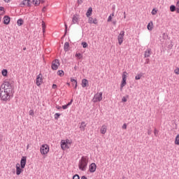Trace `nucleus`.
<instances>
[{
	"label": "nucleus",
	"mask_w": 179,
	"mask_h": 179,
	"mask_svg": "<svg viewBox=\"0 0 179 179\" xmlns=\"http://www.w3.org/2000/svg\"><path fill=\"white\" fill-rule=\"evenodd\" d=\"M13 97V86L9 81H4L0 86V99L2 101H10Z\"/></svg>",
	"instance_id": "obj_1"
},
{
	"label": "nucleus",
	"mask_w": 179,
	"mask_h": 179,
	"mask_svg": "<svg viewBox=\"0 0 179 179\" xmlns=\"http://www.w3.org/2000/svg\"><path fill=\"white\" fill-rule=\"evenodd\" d=\"M27 158L26 157H22L20 160V164L17 163L15 164V173L16 176H20L23 171H24V169L26 167V162Z\"/></svg>",
	"instance_id": "obj_2"
},
{
	"label": "nucleus",
	"mask_w": 179,
	"mask_h": 179,
	"mask_svg": "<svg viewBox=\"0 0 179 179\" xmlns=\"http://www.w3.org/2000/svg\"><path fill=\"white\" fill-rule=\"evenodd\" d=\"M89 164V157L83 156L78 162V169L81 171H86L87 164Z\"/></svg>",
	"instance_id": "obj_3"
},
{
	"label": "nucleus",
	"mask_w": 179,
	"mask_h": 179,
	"mask_svg": "<svg viewBox=\"0 0 179 179\" xmlns=\"http://www.w3.org/2000/svg\"><path fill=\"white\" fill-rule=\"evenodd\" d=\"M72 145V140L66 139L62 140L60 143L61 148L62 150H66V149H69L71 145Z\"/></svg>",
	"instance_id": "obj_4"
},
{
	"label": "nucleus",
	"mask_w": 179,
	"mask_h": 179,
	"mask_svg": "<svg viewBox=\"0 0 179 179\" xmlns=\"http://www.w3.org/2000/svg\"><path fill=\"white\" fill-rule=\"evenodd\" d=\"M48 152H50V146L47 144H43L40 148L41 155L45 157L48 155Z\"/></svg>",
	"instance_id": "obj_5"
},
{
	"label": "nucleus",
	"mask_w": 179,
	"mask_h": 179,
	"mask_svg": "<svg viewBox=\"0 0 179 179\" xmlns=\"http://www.w3.org/2000/svg\"><path fill=\"white\" fill-rule=\"evenodd\" d=\"M101 100H103V92H101L95 94L92 99L94 103H99V101H101Z\"/></svg>",
	"instance_id": "obj_6"
},
{
	"label": "nucleus",
	"mask_w": 179,
	"mask_h": 179,
	"mask_svg": "<svg viewBox=\"0 0 179 179\" xmlns=\"http://www.w3.org/2000/svg\"><path fill=\"white\" fill-rule=\"evenodd\" d=\"M124 36H125V31H121L120 34L117 36L119 45H121L122 43H124Z\"/></svg>",
	"instance_id": "obj_7"
},
{
	"label": "nucleus",
	"mask_w": 179,
	"mask_h": 179,
	"mask_svg": "<svg viewBox=\"0 0 179 179\" xmlns=\"http://www.w3.org/2000/svg\"><path fill=\"white\" fill-rule=\"evenodd\" d=\"M80 20V15L79 14H75L72 18V24H79Z\"/></svg>",
	"instance_id": "obj_8"
},
{
	"label": "nucleus",
	"mask_w": 179,
	"mask_h": 179,
	"mask_svg": "<svg viewBox=\"0 0 179 179\" xmlns=\"http://www.w3.org/2000/svg\"><path fill=\"white\" fill-rule=\"evenodd\" d=\"M59 66V59H55L52 62V69L53 71H57Z\"/></svg>",
	"instance_id": "obj_9"
},
{
	"label": "nucleus",
	"mask_w": 179,
	"mask_h": 179,
	"mask_svg": "<svg viewBox=\"0 0 179 179\" xmlns=\"http://www.w3.org/2000/svg\"><path fill=\"white\" fill-rule=\"evenodd\" d=\"M36 83L37 86L43 85V75L41 73L37 76Z\"/></svg>",
	"instance_id": "obj_10"
},
{
	"label": "nucleus",
	"mask_w": 179,
	"mask_h": 179,
	"mask_svg": "<svg viewBox=\"0 0 179 179\" xmlns=\"http://www.w3.org/2000/svg\"><path fill=\"white\" fill-rule=\"evenodd\" d=\"M97 169V165L95 163H92L89 166V171L90 173H94Z\"/></svg>",
	"instance_id": "obj_11"
},
{
	"label": "nucleus",
	"mask_w": 179,
	"mask_h": 179,
	"mask_svg": "<svg viewBox=\"0 0 179 179\" xmlns=\"http://www.w3.org/2000/svg\"><path fill=\"white\" fill-rule=\"evenodd\" d=\"M88 23L90 24H97L99 21L96 20V18H94L93 17H88Z\"/></svg>",
	"instance_id": "obj_12"
},
{
	"label": "nucleus",
	"mask_w": 179,
	"mask_h": 179,
	"mask_svg": "<svg viewBox=\"0 0 179 179\" xmlns=\"http://www.w3.org/2000/svg\"><path fill=\"white\" fill-rule=\"evenodd\" d=\"M31 2V1L30 0H24L21 2L20 5L22 8H24V6H30Z\"/></svg>",
	"instance_id": "obj_13"
},
{
	"label": "nucleus",
	"mask_w": 179,
	"mask_h": 179,
	"mask_svg": "<svg viewBox=\"0 0 179 179\" xmlns=\"http://www.w3.org/2000/svg\"><path fill=\"white\" fill-rule=\"evenodd\" d=\"M3 22L4 24H9V23H10V17L8 15H5L3 17Z\"/></svg>",
	"instance_id": "obj_14"
},
{
	"label": "nucleus",
	"mask_w": 179,
	"mask_h": 179,
	"mask_svg": "<svg viewBox=\"0 0 179 179\" xmlns=\"http://www.w3.org/2000/svg\"><path fill=\"white\" fill-rule=\"evenodd\" d=\"M100 133L102 135H106V134L107 133V125L106 124H103L100 129Z\"/></svg>",
	"instance_id": "obj_15"
},
{
	"label": "nucleus",
	"mask_w": 179,
	"mask_h": 179,
	"mask_svg": "<svg viewBox=\"0 0 179 179\" xmlns=\"http://www.w3.org/2000/svg\"><path fill=\"white\" fill-rule=\"evenodd\" d=\"M125 86H127V80H122L120 83V92H122Z\"/></svg>",
	"instance_id": "obj_16"
},
{
	"label": "nucleus",
	"mask_w": 179,
	"mask_h": 179,
	"mask_svg": "<svg viewBox=\"0 0 179 179\" xmlns=\"http://www.w3.org/2000/svg\"><path fill=\"white\" fill-rule=\"evenodd\" d=\"M151 52L152 50L150 49L146 50L144 53L145 58H149V57H150Z\"/></svg>",
	"instance_id": "obj_17"
},
{
	"label": "nucleus",
	"mask_w": 179,
	"mask_h": 179,
	"mask_svg": "<svg viewBox=\"0 0 179 179\" xmlns=\"http://www.w3.org/2000/svg\"><path fill=\"white\" fill-rule=\"evenodd\" d=\"M92 13H93V8H92V7H90L86 13L87 17H90V16H92Z\"/></svg>",
	"instance_id": "obj_18"
},
{
	"label": "nucleus",
	"mask_w": 179,
	"mask_h": 179,
	"mask_svg": "<svg viewBox=\"0 0 179 179\" xmlns=\"http://www.w3.org/2000/svg\"><path fill=\"white\" fill-rule=\"evenodd\" d=\"M147 28L148 30H149L150 31H152V30H153V21H151L148 23Z\"/></svg>",
	"instance_id": "obj_19"
},
{
	"label": "nucleus",
	"mask_w": 179,
	"mask_h": 179,
	"mask_svg": "<svg viewBox=\"0 0 179 179\" xmlns=\"http://www.w3.org/2000/svg\"><path fill=\"white\" fill-rule=\"evenodd\" d=\"M88 83H89V81L87 79H83L82 84H81L82 87H86Z\"/></svg>",
	"instance_id": "obj_20"
},
{
	"label": "nucleus",
	"mask_w": 179,
	"mask_h": 179,
	"mask_svg": "<svg viewBox=\"0 0 179 179\" xmlns=\"http://www.w3.org/2000/svg\"><path fill=\"white\" fill-rule=\"evenodd\" d=\"M6 13V10L4 7L0 6V16H3Z\"/></svg>",
	"instance_id": "obj_21"
},
{
	"label": "nucleus",
	"mask_w": 179,
	"mask_h": 179,
	"mask_svg": "<svg viewBox=\"0 0 179 179\" xmlns=\"http://www.w3.org/2000/svg\"><path fill=\"white\" fill-rule=\"evenodd\" d=\"M71 82L72 83L73 86H74V88L76 89V87H78V81L73 78H71Z\"/></svg>",
	"instance_id": "obj_22"
},
{
	"label": "nucleus",
	"mask_w": 179,
	"mask_h": 179,
	"mask_svg": "<svg viewBox=\"0 0 179 179\" xmlns=\"http://www.w3.org/2000/svg\"><path fill=\"white\" fill-rule=\"evenodd\" d=\"M86 129V123L85 122H82L80 126V131H85Z\"/></svg>",
	"instance_id": "obj_23"
},
{
	"label": "nucleus",
	"mask_w": 179,
	"mask_h": 179,
	"mask_svg": "<svg viewBox=\"0 0 179 179\" xmlns=\"http://www.w3.org/2000/svg\"><path fill=\"white\" fill-rule=\"evenodd\" d=\"M122 80H127V78H128V73L127 71H124L122 75Z\"/></svg>",
	"instance_id": "obj_24"
},
{
	"label": "nucleus",
	"mask_w": 179,
	"mask_h": 179,
	"mask_svg": "<svg viewBox=\"0 0 179 179\" xmlns=\"http://www.w3.org/2000/svg\"><path fill=\"white\" fill-rule=\"evenodd\" d=\"M64 51H69V43L66 42L64 45Z\"/></svg>",
	"instance_id": "obj_25"
},
{
	"label": "nucleus",
	"mask_w": 179,
	"mask_h": 179,
	"mask_svg": "<svg viewBox=\"0 0 179 179\" xmlns=\"http://www.w3.org/2000/svg\"><path fill=\"white\" fill-rule=\"evenodd\" d=\"M41 2V0H33V3L35 6H38Z\"/></svg>",
	"instance_id": "obj_26"
},
{
	"label": "nucleus",
	"mask_w": 179,
	"mask_h": 179,
	"mask_svg": "<svg viewBox=\"0 0 179 179\" xmlns=\"http://www.w3.org/2000/svg\"><path fill=\"white\" fill-rule=\"evenodd\" d=\"M1 75H3V76H5V77L8 76V70L3 69L1 71Z\"/></svg>",
	"instance_id": "obj_27"
},
{
	"label": "nucleus",
	"mask_w": 179,
	"mask_h": 179,
	"mask_svg": "<svg viewBox=\"0 0 179 179\" xmlns=\"http://www.w3.org/2000/svg\"><path fill=\"white\" fill-rule=\"evenodd\" d=\"M71 104H72V100L71 101V102H69L66 105L62 106L63 110H66V108H68V107H69V106H71Z\"/></svg>",
	"instance_id": "obj_28"
},
{
	"label": "nucleus",
	"mask_w": 179,
	"mask_h": 179,
	"mask_svg": "<svg viewBox=\"0 0 179 179\" xmlns=\"http://www.w3.org/2000/svg\"><path fill=\"white\" fill-rule=\"evenodd\" d=\"M175 145H179V134H178L175 138Z\"/></svg>",
	"instance_id": "obj_29"
},
{
	"label": "nucleus",
	"mask_w": 179,
	"mask_h": 179,
	"mask_svg": "<svg viewBox=\"0 0 179 179\" xmlns=\"http://www.w3.org/2000/svg\"><path fill=\"white\" fill-rule=\"evenodd\" d=\"M24 23V21L22 19H19L17 21V26H22Z\"/></svg>",
	"instance_id": "obj_30"
},
{
	"label": "nucleus",
	"mask_w": 179,
	"mask_h": 179,
	"mask_svg": "<svg viewBox=\"0 0 179 179\" xmlns=\"http://www.w3.org/2000/svg\"><path fill=\"white\" fill-rule=\"evenodd\" d=\"M113 17H114V13H113L108 17L107 22H112Z\"/></svg>",
	"instance_id": "obj_31"
},
{
	"label": "nucleus",
	"mask_w": 179,
	"mask_h": 179,
	"mask_svg": "<svg viewBox=\"0 0 179 179\" xmlns=\"http://www.w3.org/2000/svg\"><path fill=\"white\" fill-rule=\"evenodd\" d=\"M76 57L78 58V59H82L83 58V56L80 53H76Z\"/></svg>",
	"instance_id": "obj_32"
},
{
	"label": "nucleus",
	"mask_w": 179,
	"mask_h": 179,
	"mask_svg": "<svg viewBox=\"0 0 179 179\" xmlns=\"http://www.w3.org/2000/svg\"><path fill=\"white\" fill-rule=\"evenodd\" d=\"M128 97H129V96H123L122 99V101L123 103H127V101H128Z\"/></svg>",
	"instance_id": "obj_33"
},
{
	"label": "nucleus",
	"mask_w": 179,
	"mask_h": 179,
	"mask_svg": "<svg viewBox=\"0 0 179 179\" xmlns=\"http://www.w3.org/2000/svg\"><path fill=\"white\" fill-rule=\"evenodd\" d=\"M151 14L155 16V15H157V10H156V8H153L152 12H151Z\"/></svg>",
	"instance_id": "obj_34"
},
{
	"label": "nucleus",
	"mask_w": 179,
	"mask_h": 179,
	"mask_svg": "<svg viewBox=\"0 0 179 179\" xmlns=\"http://www.w3.org/2000/svg\"><path fill=\"white\" fill-rule=\"evenodd\" d=\"M57 75H58L59 76H64V71H62V70L58 71H57Z\"/></svg>",
	"instance_id": "obj_35"
},
{
	"label": "nucleus",
	"mask_w": 179,
	"mask_h": 179,
	"mask_svg": "<svg viewBox=\"0 0 179 179\" xmlns=\"http://www.w3.org/2000/svg\"><path fill=\"white\" fill-rule=\"evenodd\" d=\"M170 10L171 12H175L176 11V6H170Z\"/></svg>",
	"instance_id": "obj_36"
},
{
	"label": "nucleus",
	"mask_w": 179,
	"mask_h": 179,
	"mask_svg": "<svg viewBox=\"0 0 179 179\" xmlns=\"http://www.w3.org/2000/svg\"><path fill=\"white\" fill-rule=\"evenodd\" d=\"M81 44L83 45V48H87V47L89 45H87V43H86V42H83Z\"/></svg>",
	"instance_id": "obj_37"
},
{
	"label": "nucleus",
	"mask_w": 179,
	"mask_h": 179,
	"mask_svg": "<svg viewBox=\"0 0 179 179\" xmlns=\"http://www.w3.org/2000/svg\"><path fill=\"white\" fill-rule=\"evenodd\" d=\"M142 78V74H138L137 76H135L136 80H139Z\"/></svg>",
	"instance_id": "obj_38"
},
{
	"label": "nucleus",
	"mask_w": 179,
	"mask_h": 179,
	"mask_svg": "<svg viewBox=\"0 0 179 179\" xmlns=\"http://www.w3.org/2000/svg\"><path fill=\"white\" fill-rule=\"evenodd\" d=\"M174 73H176V75H179V68H176L174 70Z\"/></svg>",
	"instance_id": "obj_39"
},
{
	"label": "nucleus",
	"mask_w": 179,
	"mask_h": 179,
	"mask_svg": "<svg viewBox=\"0 0 179 179\" xmlns=\"http://www.w3.org/2000/svg\"><path fill=\"white\" fill-rule=\"evenodd\" d=\"M61 115L59 114V113H56V114H55V120H58V118H59V116H60Z\"/></svg>",
	"instance_id": "obj_40"
},
{
	"label": "nucleus",
	"mask_w": 179,
	"mask_h": 179,
	"mask_svg": "<svg viewBox=\"0 0 179 179\" xmlns=\"http://www.w3.org/2000/svg\"><path fill=\"white\" fill-rule=\"evenodd\" d=\"M73 179H80V178L79 177V175H74Z\"/></svg>",
	"instance_id": "obj_41"
},
{
	"label": "nucleus",
	"mask_w": 179,
	"mask_h": 179,
	"mask_svg": "<svg viewBox=\"0 0 179 179\" xmlns=\"http://www.w3.org/2000/svg\"><path fill=\"white\" fill-rule=\"evenodd\" d=\"M78 5H82V3H83V0H78Z\"/></svg>",
	"instance_id": "obj_42"
},
{
	"label": "nucleus",
	"mask_w": 179,
	"mask_h": 179,
	"mask_svg": "<svg viewBox=\"0 0 179 179\" xmlns=\"http://www.w3.org/2000/svg\"><path fill=\"white\" fill-rule=\"evenodd\" d=\"M29 115H34V111L33 110L29 111Z\"/></svg>",
	"instance_id": "obj_43"
},
{
	"label": "nucleus",
	"mask_w": 179,
	"mask_h": 179,
	"mask_svg": "<svg viewBox=\"0 0 179 179\" xmlns=\"http://www.w3.org/2000/svg\"><path fill=\"white\" fill-rule=\"evenodd\" d=\"M154 134H155V136H157V134H159V131H157V129H155L154 130Z\"/></svg>",
	"instance_id": "obj_44"
},
{
	"label": "nucleus",
	"mask_w": 179,
	"mask_h": 179,
	"mask_svg": "<svg viewBox=\"0 0 179 179\" xmlns=\"http://www.w3.org/2000/svg\"><path fill=\"white\" fill-rule=\"evenodd\" d=\"M42 26H43V31L44 33L45 31V27L44 26V22H43Z\"/></svg>",
	"instance_id": "obj_45"
},
{
	"label": "nucleus",
	"mask_w": 179,
	"mask_h": 179,
	"mask_svg": "<svg viewBox=\"0 0 179 179\" xmlns=\"http://www.w3.org/2000/svg\"><path fill=\"white\" fill-rule=\"evenodd\" d=\"M122 129H127V124H123Z\"/></svg>",
	"instance_id": "obj_46"
},
{
	"label": "nucleus",
	"mask_w": 179,
	"mask_h": 179,
	"mask_svg": "<svg viewBox=\"0 0 179 179\" xmlns=\"http://www.w3.org/2000/svg\"><path fill=\"white\" fill-rule=\"evenodd\" d=\"M12 0H3L6 3H9Z\"/></svg>",
	"instance_id": "obj_47"
},
{
	"label": "nucleus",
	"mask_w": 179,
	"mask_h": 179,
	"mask_svg": "<svg viewBox=\"0 0 179 179\" xmlns=\"http://www.w3.org/2000/svg\"><path fill=\"white\" fill-rule=\"evenodd\" d=\"M52 89H57V85L53 84L52 85Z\"/></svg>",
	"instance_id": "obj_48"
},
{
	"label": "nucleus",
	"mask_w": 179,
	"mask_h": 179,
	"mask_svg": "<svg viewBox=\"0 0 179 179\" xmlns=\"http://www.w3.org/2000/svg\"><path fill=\"white\" fill-rule=\"evenodd\" d=\"M56 108H57V110H61V106H56Z\"/></svg>",
	"instance_id": "obj_49"
},
{
	"label": "nucleus",
	"mask_w": 179,
	"mask_h": 179,
	"mask_svg": "<svg viewBox=\"0 0 179 179\" xmlns=\"http://www.w3.org/2000/svg\"><path fill=\"white\" fill-rule=\"evenodd\" d=\"M81 179H87V178L85 176H83L81 177Z\"/></svg>",
	"instance_id": "obj_50"
},
{
	"label": "nucleus",
	"mask_w": 179,
	"mask_h": 179,
	"mask_svg": "<svg viewBox=\"0 0 179 179\" xmlns=\"http://www.w3.org/2000/svg\"><path fill=\"white\" fill-rule=\"evenodd\" d=\"M65 24V29H66V31L68 29V25H66V23L64 24Z\"/></svg>",
	"instance_id": "obj_51"
},
{
	"label": "nucleus",
	"mask_w": 179,
	"mask_h": 179,
	"mask_svg": "<svg viewBox=\"0 0 179 179\" xmlns=\"http://www.w3.org/2000/svg\"><path fill=\"white\" fill-rule=\"evenodd\" d=\"M177 8H179V1L176 3Z\"/></svg>",
	"instance_id": "obj_52"
},
{
	"label": "nucleus",
	"mask_w": 179,
	"mask_h": 179,
	"mask_svg": "<svg viewBox=\"0 0 179 179\" xmlns=\"http://www.w3.org/2000/svg\"><path fill=\"white\" fill-rule=\"evenodd\" d=\"M0 22H2V17L0 15Z\"/></svg>",
	"instance_id": "obj_53"
},
{
	"label": "nucleus",
	"mask_w": 179,
	"mask_h": 179,
	"mask_svg": "<svg viewBox=\"0 0 179 179\" xmlns=\"http://www.w3.org/2000/svg\"><path fill=\"white\" fill-rule=\"evenodd\" d=\"M176 12L179 13V8H177Z\"/></svg>",
	"instance_id": "obj_54"
},
{
	"label": "nucleus",
	"mask_w": 179,
	"mask_h": 179,
	"mask_svg": "<svg viewBox=\"0 0 179 179\" xmlns=\"http://www.w3.org/2000/svg\"><path fill=\"white\" fill-rule=\"evenodd\" d=\"M68 86H71V84L69 83H67Z\"/></svg>",
	"instance_id": "obj_55"
},
{
	"label": "nucleus",
	"mask_w": 179,
	"mask_h": 179,
	"mask_svg": "<svg viewBox=\"0 0 179 179\" xmlns=\"http://www.w3.org/2000/svg\"><path fill=\"white\" fill-rule=\"evenodd\" d=\"M23 50H24V51H26V48H24Z\"/></svg>",
	"instance_id": "obj_56"
},
{
	"label": "nucleus",
	"mask_w": 179,
	"mask_h": 179,
	"mask_svg": "<svg viewBox=\"0 0 179 179\" xmlns=\"http://www.w3.org/2000/svg\"><path fill=\"white\" fill-rule=\"evenodd\" d=\"M126 17H127V16H126V15H124V18L125 19Z\"/></svg>",
	"instance_id": "obj_57"
},
{
	"label": "nucleus",
	"mask_w": 179,
	"mask_h": 179,
	"mask_svg": "<svg viewBox=\"0 0 179 179\" xmlns=\"http://www.w3.org/2000/svg\"><path fill=\"white\" fill-rule=\"evenodd\" d=\"M149 63V59H148V64Z\"/></svg>",
	"instance_id": "obj_58"
},
{
	"label": "nucleus",
	"mask_w": 179,
	"mask_h": 179,
	"mask_svg": "<svg viewBox=\"0 0 179 179\" xmlns=\"http://www.w3.org/2000/svg\"><path fill=\"white\" fill-rule=\"evenodd\" d=\"M114 23V24H115V22H113Z\"/></svg>",
	"instance_id": "obj_59"
}]
</instances>
